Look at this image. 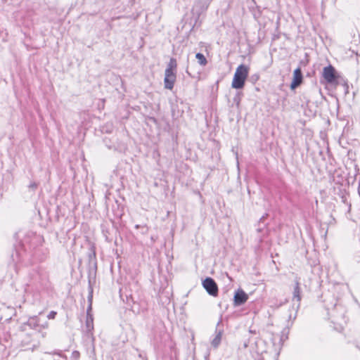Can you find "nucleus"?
<instances>
[{"label": "nucleus", "mask_w": 360, "mask_h": 360, "mask_svg": "<svg viewBox=\"0 0 360 360\" xmlns=\"http://www.w3.org/2000/svg\"><path fill=\"white\" fill-rule=\"evenodd\" d=\"M223 330H216V335L214 338L212 340L211 344L214 348H217L221 343V338H222Z\"/></svg>", "instance_id": "nucleus-9"}, {"label": "nucleus", "mask_w": 360, "mask_h": 360, "mask_svg": "<svg viewBox=\"0 0 360 360\" xmlns=\"http://www.w3.org/2000/svg\"><path fill=\"white\" fill-rule=\"evenodd\" d=\"M176 81V73L169 70H165L164 84L165 88L172 90Z\"/></svg>", "instance_id": "nucleus-4"}, {"label": "nucleus", "mask_w": 360, "mask_h": 360, "mask_svg": "<svg viewBox=\"0 0 360 360\" xmlns=\"http://www.w3.org/2000/svg\"><path fill=\"white\" fill-rule=\"evenodd\" d=\"M195 58L198 59V63L200 65L205 66L207 65V60L202 53H196Z\"/></svg>", "instance_id": "nucleus-11"}, {"label": "nucleus", "mask_w": 360, "mask_h": 360, "mask_svg": "<svg viewBox=\"0 0 360 360\" xmlns=\"http://www.w3.org/2000/svg\"><path fill=\"white\" fill-rule=\"evenodd\" d=\"M295 285L293 290L292 300L294 301L295 300H296L297 302V307H299L300 301L302 300L301 289L300 287V282L297 279L295 280Z\"/></svg>", "instance_id": "nucleus-8"}, {"label": "nucleus", "mask_w": 360, "mask_h": 360, "mask_svg": "<svg viewBox=\"0 0 360 360\" xmlns=\"http://www.w3.org/2000/svg\"><path fill=\"white\" fill-rule=\"evenodd\" d=\"M77 354H75V356H77L79 354V352H76Z\"/></svg>", "instance_id": "nucleus-18"}, {"label": "nucleus", "mask_w": 360, "mask_h": 360, "mask_svg": "<svg viewBox=\"0 0 360 360\" xmlns=\"http://www.w3.org/2000/svg\"><path fill=\"white\" fill-rule=\"evenodd\" d=\"M92 324H93V317L91 315H89L88 316L87 315V318H86V326L87 328H90V327H92Z\"/></svg>", "instance_id": "nucleus-12"}, {"label": "nucleus", "mask_w": 360, "mask_h": 360, "mask_svg": "<svg viewBox=\"0 0 360 360\" xmlns=\"http://www.w3.org/2000/svg\"><path fill=\"white\" fill-rule=\"evenodd\" d=\"M176 66H177V64H176V59L174 58H171L170 60H169V63L167 65V68H166L165 70H169V71H172V72H175Z\"/></svg>", "instance_id": "nucleus-10"}, {"label": "nucleus", "mask_w": 360, "mask_h": 360, "mask_svg": "<svg viewBox=\"0 0 360 360\" xmlns=\"http://www.w3.org/2000/svg\"><path fill=\"white\" fill-rule=\"evenodd\" d=\"M42 335L37 330H32L31 333H25L21 335L20 343L22 347L25 349L33 351L38 347L40 344V338Z\"/></svg>", "instance_id": "nucleus-1"}, {"label": "nucleus", "mask_w": 360, "mask_h": 360, "mask_svg": "<svg viewBox=\"0 0 360 360\" xmlns=\"http://www.w3.org/2000/svg\"><path fill=\"white\" fill-rule=\"evenodd\" d=\"M29 187L32 189H36L37 187V184L35 182H32L30 184Z\"/></svg>", "instance_id": "nucleus-16"}, {"label": "nucleus", "mask_w": 360, "mask_h": 360, "mask_svg": "<svg viewBox=\"0 0 360 360\" xmlns=\"http://www.w3.org/2000/svg\"><path fill=\"white\" fill-rule=\"evenodd\" d=\"M248 295L243 290H238L234 295V305H242L248 300Z\"/></svg>", "instance_id": "nucleus-7"}, {"label": "nucleus", "mask_w": 360, "mask_h": 360, "mask_svg": "<svg viewBox=\"0 0 360 360\" xmlns=\"http://www.w3.org/2000/svg\"><path fill=\"white\" fill-rule=\"evenodd\" d=\"M323 76L328 83H333L335 80V68L332 65L325 67L323 70Z\"/></svg>", "instance_id": "nucleus-5"}, {"label": "nucleus", "mask_w": 360, "mask_h": 360, "mask_svg": "<svg viewBox=\"0 0 360 360\" xmlns=\"http://www.w3.org/2000/svg\"><path fill=\"white\" fill-rule=\"evenodd\" d=\"M135 227H136V229H139L140 226H139V225H136Z\"/></svg>", "instance_id": "nucleus-17"}, {"label": "nucleus", "mask_w": 360, "mask_h": 360, "mask_svg": "<svg viewBox=\"0 0 360 360\" xmlns=\"http://www.w3.org/2000/svg\"><path fill=\"white\" fill-rule=\"evenodd\" d=\"M302 73L300 68H297L294 70L293 79L290 84L291 89H295L302 82Z\"/></svg>", "instance_id": "nucleus-6"}, {"label": "nucleus", "mask_w": 360, "mask_h": 360, "mask_svg": "<svg viewBox=\"0 0 360 360\" xmlns=\"http://www.w3.org/2000/svg\"><path fill=\"white\" fill-rule=\"evenodd\" d=\"M77 354H75V356H77L79 354V352H76Z\"/></svg>", "instance_id": "nucleus-19"}, {"label": "nucleus", "mask_w": 360, "mask_h": 360, "mask_svg": "<svg viewBox=\"0 0 360 360\" xmlns=\"http://www.w3.org/2000/svg\"><path fill=\"white\" fill-rule=\"evenodd\" d=\"M38 325L35 323V319H30L27 322V323L25 326V327L26 326H28V327H32V326H37Z\"/></svg>", "instance_id": "nucleus-13"}, {"label": "nucleus", "mask_w": 360, "mask_h": 360, "mask_svg": "<svg viewBox=\"0 0 360 360\" xmlns=\"http://www.w3.org/2000/svg\"><path fill=\"white\" fill-rule=\"evenodd\" d=\"M56 315V311H51L49 314V315H48V318H49V319H54V318H55Z\"/></svg>", "instance_id": "nucleus-15"}, {"label": "nucleus", "mask_w": 360, "mask_h": 360, "mask_svg": "<svg viewBox=\"0 0 360 360\" xmlns=\"http://www.w3.org/2000/svg\"><path fill=\"white\" fill-rule=\"evenodd\" d=\"M202 286L210 295H217L218 287L214 280L212 278H206L202 281Z\"/></svg>", "instance_id": "nucleus-3"}, {"label": "nucleus", "mask_w": 360, "mask_h": 360, "mask_svg": "<svg viewBox=\"0 0 360 360\" xmlns=\"http://www.w3.org/2000/svg\"><path fill=\"white\" fill-rule=\"evenodd\" d=\"M249 68L243 65H240L235 72L231 86L234 89H242L244 86L245 79L248 76Z\"/></svg>", "instance_id": "nucleus-2"}, {"label": "nucleus", "mask_w": 360, "mask_h": 360, "mask_svg": "<svg viewBox=\"0 0 360 360\" xmlns=\"http://www.w3.org/2000/svg\"><path fill=\"white\" fill-rule=\"evenodd\" d=\"M89 307H88L87 311H86L88 316L91 315L90 311L91 310V302H92V295H90L89 296Z\"/></svg>", "instance_id": "nucleus-14"}]
</instances>
